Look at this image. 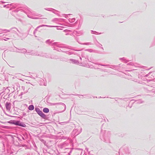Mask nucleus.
Returning a JSON list of instances; mask_svg holds the SVG:
<instances>
[{"label": "nucleus", "instance_id": "nucleus-1", "mask_svg": "<svg viewBox=\"0 0 155 155\" xmlns=\"http://www.w3.org/2000/svg\"><path fill=\"white\" fill-rule=\"evenodd\" d=\"M35 110L37 113L41 117L44 118L45 117V114L43 113L42 111L40 110L38 108H36Z\"/></svg>", "mask_w": 155, "mask_h": 155}, {"label": "nucleus", "instance_id": "nucleus-2", "mask_svg": "<svg viewBox=\"0 0 155 155\" xmlns=\"http://www.w3.org/2000/svg\"><path fill=\"white\" fill-rule=\"evenodd\" d=\"M13 124H15L18 125L19 126H21V124L20 123V121H14L12 123Z\"/></svg>", "mask_w": 155, "mask_h": 155}, {"label": "nucleus", "instance_id": "nucleus-3", "mask_svg": "<svg viewBox=\"0 0 155 155\" xmlns=\"http://www.w3.org/2000/svg\"><path fill=\"white\" fill-rule=\"evenodd\" d=\"M43 111L45 113H48L49 112V110L47 108H45L43 109Z\"/></svg>", "mask_w": 155, "mask_h": 155}, {"label": "nucleus", "instance_id": "nucleus-4", "mask_svg": "<svg viewBox=\"0 0 155 155\" xmlns=\"http://www.w3.org/2000/svg\"><path fill=\"white\" fill-rule=\"evenodd\" d=\"M28 109L30 110H33L34 109V106L33 105H30L28 107Z\"/></svg>", "mask_w": 155, "mask_h": 155}, {"label": "nucleus", "instance_id": "nucleus-5", "mask_svg": "<svg viewBox=\"0 0 155 155\" xmlns=\"http://www.w3.org/2000/svg\"><path fill=\"white\" fill-rule=\"evenodd\" d=\"M9 105V104L8 103H6V107L7 108H8V107Z\"/></svg>", "mask_w": 155, "mask_h": 155}]
</instances>
